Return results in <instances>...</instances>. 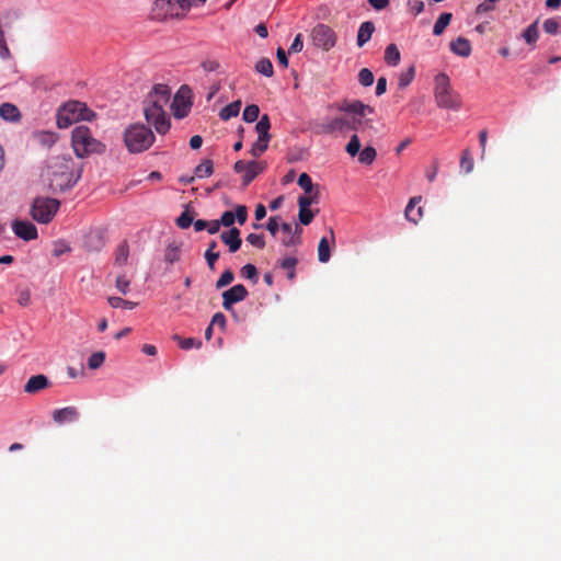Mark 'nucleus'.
<instances>
[{
	"label": "nucleus",
	"mask_w": 561,
	"mask_h": 561,
	"mask_svg": "<svg viewBox=\"0 0 561 561\" xmlns=\"http://www.w3.org/2000/svg\"><path fill=\"white\" fill-rule=\"evenodd\" d=\"M152 130L144 124H131L124 131V142L131 153H140L148 150L154 142Z\"/></svg>",
	"instance_id": "f257e3e1"
},
{
	"label": "nucleus",
	"mask_w": 561,
	"mask_h": 561,
	"mask_svg": "<svg viewBox=\"0 0 561 561\" xmlns=\"http://www.w3.org/2000/svg\"><path fill=\"white\" fill-rule=\"evenodd\" d=\"M71 145L78 158H84L92 153H102L105 150V146L95 139L91 130L83 125L73 128Z\"/></svg>",
	"instance_id": "f03ea898"
},
{
	"label": "nucleus",
	"mask_w": 561,
	"mask_h": 561,
	"mask_svg": "<svg viewBox=\"0 0 561 561\" xmlns=\"http://www.w3.org/2000/svg\"><path fill=\"white\" fill-rule=\"evenodd\" d=\"M434 98L440 108L457 111L461 107V98L455 92L446 73H438L434 79Z\"/></svg>",
	"instance_id": "7ed1b4c3"
},
{
	"label": "nucleus",
	"mask_w": 561,
	"mask_h": 561,
	"mask_svg": "<svg viewBox=\"0 0 561 561\" xmlns=\"http://www.w3.org/2000/svg\"><path fill=\"white\" fill-rule=\"evenodd\" d=\"M81 178V170L73 172V162L71 158H64L61 162L55 165L50 187L54 192H65L77 184Z\"/></svg>",
	"instance_id": "20e7f679"
},
{
	"label": "nucleus",
	"mask_w": 561,
	"mask_h": 561,
	"mask_svg": "<svg viewBox=\"0 0 561 561\" xmlns=\"http://www.w3.org/2000/svg\"><path fill=\"white\" fill-rule=\"evenodd\" d=\"M190 8V0H156L152 8V18L159 21L169 18H183Z\"/></svg>",
	"instance_id": "39448f33"
},
{
	"label": "nucleus",
	"mask_w": 561,
	"mask_h": 561,
	"mask_svg": "<svg viewBox=\"0 0 561 561\" xmlns=\"http://www.w3.org/2000/svg\"><path fill=\"white\" fill-rule=\"evenodd\" d=\"M60 207V202L50 197H36L31 207L32 218L39 224L53 220Z\"/></svg>",
	"instance_id": "423d86ee"
},
{
	"label": "nucleus",
	"mask_w": 561,
	"mask_h": 561,
	"mask_svg": "<svg viewBox=\"0 0 561 561\" xmlns=\"http://www.w3.org/2000/svg\"><path fill=\"white\" fill-rule=\"evenodd\" d=\"M312 44L324 51H329L336 44V34L332 27L325 24H317L311 31Z\"/></svg>",
	"instance_id": "0eeeda50"
},
{
	"label": "nucleus",
	"mask_w": 561,
	"mask_h": 561,
	"mask_svg": "<svg viewBox=\"0 0 561 561\" xmlns=\"http://www.w3.org/2000/svg\"><path fill=\"white\" fill-rule=\"evenodd\" d=\"M144 115L147 123L151 124L158 134L165 135L169 131L171 122L164 110L144 104Z\"/></svg>",
	"instance_id": "6e6552de"
},
{
	"label": "nucleus",
	"mask_w": 561,
	"mask_h": 561,
	"mask_svg": "<svg viewBox=\"0 0 561 561\" xmlns=\"http://www.w3.org/2000/svg\"><path fill=\"white\" fill-rule=\"evenodd\" d=\"M348 127L347 117L339 116L317 124L314 133L319 135L345 134Z\"/></svg>",
	"instance_id": "1a4fd4ad"
},
{
	"label": "nucleus",
	"mask_w": 561,
	"mask_h": 561,
	"mask_svg": "<svg viewBox=\"0 0 561 561\" xmlns=\"http://www.w3.org/2000/svg\"><path fill=\"white\" fill-rule=\"evenodd\" d=\"M171 90L167 84H156L148 93L144 104L164 110L170 101Z\"/></svg>",
	"instance_id": "9d476101"
},
{
	"label": "nucleus",
	"mask_w": 561,
	"mask_h": 561,
	"mask_svg": "<svg viewBox=\"0 0 561 561\" xmlns=\"http://www.w3.org/2000/svg\"><path fill=\"white\" fill-rule=\"evenodd\" d=\"M249 295L248 289L242 285L238 284L225 290L222 293V307L225 310L229 311L232 309V306L237 302L244 300Z\"/></svg>",
	"instance_id": "9b49d317"
},
{
	"label": "nucleus",
	"mask_w": 561,
	"mask_h": 561,
	"mask_svg": "<svg viewBox=\"0 0 561 561\" xmlns=\"http://www.w3.org/2000/svg\"><path fill=\"white\" fill-rule=\"evenodd\" d=\"M280 228L282 231L286 234V237L282 240L284 247L289 248L301 244L302 229L298 224H295V226L293 227L291 224L284 222L282 224Z\"/></svg>",
	"instance_id": "f8f14e48"
},
{
	"label": "nucleus",
	"mask_w": 561,
	"mask_h": 561,
	"mask_svg": "<svg viewBox=\"0 0 561 561\" xmlns=\"http://www.w3.org/2000/svg\"><path fill=\"white\" fill-rule=\"evenodd\" d=\"M248 219V208L244 205H238L234 211H224L219 221L224 227H232L238 221L240 225H244Z\"/></svg>",
	"instance_id": "ddd939ff"
},
{
	"label": "nucleus",
	"mask_w": 561,
	"mask_h": 561,
	"mask_svg": "<svg viewBox=\"0 0 561 561\" xmlns=\"http://www.w3.org/2000/svg\"><path fill=\"white\" fill-rule=\"evenodd\" d=\"M12 230L19 238L25 241L35 240L37 238V229L31 221L14 220Z\"/></svg>",
	"instance_id": "4468645a"
},
{
	"label": "nucleus",
	"mask_w": 561,
	"mask_h": 561,
	"mask_svg": "<svg viewBox=\"0 0 561 561\" xmlns=\"http://www.w3.org/2000/svg\"><path fill=\"white\" fill-rule=\"evenodd\" d=\"M53 420L58 425L73 423L79 420L80 413L76 407H65L53 411Z\"/></svg>",
	"instance_id": "2eb2a0df"
},
{
	"label": "nucleus",
	"mask_w": 561,
	"mask_h": 561,
	"mask_svg": "<svg viewBox=\"0 0 561 561\" xmlns=\"http://www.w3.org/2000/svg\"><path fill=\"white\" fill-rule=\"evenodd\" d=\"M240 233L236 227L220 233V240L228 247L230 253H236L240 249L242 244Z\"/></svg>",
	"instance_id": "dca6fc26"
},
{
	"label": "nucleus",
	"mask_w": 561,
	"mask_h": 561,
	"mask_svg": "<svg viewBox=\"0 0 561 561\" xmlns=\"http://www.w3.org/2000/svg\"><path fill=\"white\" fill-rule=\"evenodd\" d=\"M65 106V113H70L72 116H78V121H90L93 116L91 110L87 105L79 101H70Z\"/></svg>",
	"instance_id": "f3484780"
},
{
	"label": "nucleus",
	"mask_w": 561,
	"mask_h": 561,
	"mask_svg": "<svg viewBox=\"0 0 561 561\" xmlns=\"http://www.w3.org/2000/svg\"><path fill=\"white\" fill-rule=\"evenodd\" d=\"M339 110L343 111V112H346V113H352L355 116L360 117V118L366 116L367 113L371 114L374 112L373 107H370L369 105L364 104L360 101H352V102L343 101L339 105Z\"/></svg>",
	"instance_id": "a211bd4d"
},
{
	"label": "nucleus",
	"mask_w": 561,
	"mask_h": 561,
	"mask_svg": "<svg viewBox=\"0 0 561 561\" xmlns=\"http://www.w3.org/2000/svg\"><path fill=\"white\" fill-rule=\"evenodd\" d=\"M49 386V380L45 375L32 376L24 386V391L28 394H35Z\"/></svg>",
	"instance_id": "6ab92c4d"
},
{
	"label": "nucleus",
	"mask_w": 561,
	"mask_h": 561,
	"mask_svg": "<svg viewBox=\"0 0 561 561\" xmlns=\"http://www.w3.org/2000/svg\"><path fill=\"white\" fill-rule=\"evenodd\" d=\"M421 201H422L421 196H414L409 201V203L405 207V218L413 224H417L423 217V208L419 207L417 209H415V206Z\"/></svg>",
	"instance_id": "aec40b11"
},
{
	"label": "nucleus",
	"mask_w": 561,
	"mask_h": 561,
	"mask_svg": "<svg viewBox=\"0 0 561 561\" xmlns=\"http://www.w3.org/2000/svg\"><path fill=\"white\" fill-rule=\"evenodd\" d=\"M0 117L5 122L18 123L21 121V112L12 103H2L0 105Z\"/></svg>",
	"instance_id": "412c9836"
},
{
	"label": "nucleus",
	"mask_w": 561,
	"mask_h": 561,
	"mask_svg": "<svg viewBox=\"0 0 561 561\" xmlns=\"http://www.w3.org/2000/svg\"><path fill=\"white\" fill-rule=\"evenodd\" d=\"M450 50L460 57H468L471 54V44L467 38L459 36L450 43Z\"/></svg>",
	"instance_id": "4be33fe9"
},
{
	"label": "nucleus",
	"mask_w": 561,
	"mask_h": 561,
	"mask_svg": "<svg viewBox=\"0 0 561 561\" xmlns=\"http://www.w3.org/2000/svg\"><path fill=\"white\" fill-rule=\"evenodd\" d=\"M374 32L375 24L371 21L363 22L357 32L356 41L358 47H363L371 38Z\"/></svg>",
	"instance_id": "5701e85b"
},
{
	"label": "nucleus",
	"mask_w": 561,
	"mask_h": 561,
	"mask_svg": "<svg viewBox=\"0 0 561 561\" xmlns=\"http://www.w3.org/2000/svg\"><path fill=\"white\" fill-rule=\"evenodd\" d=\"M263 170L264 165L262 163L256 161H249L247 163V170L243 175V185H249Z\"/></svg>",
	"instance_id": "b1692460"
},
{
	"label": "nucleus",
	"mask_w": 561,
	"mask_h": 561,
	"mask_svg": "<svg viewBox=\"0 0 561 561\" xmlns=\"http://www.w3.org/2000/svg\"><path fill=\"white\" fill-rule=\"evenodd\" d=\"M385 61L387 65L396 67L399 65L401 55L396 44H389L385 49Z\"/></svg>",
	"instance_id": "393cba45"
},
{
	"label": "nucleus",
	"mask_w": 561,
	"mask_h": 561,
	"mask_svg": "<svg viewBox=\"0 0 561 561\" xmlns=\"http://www.w3.org/2000/svg\"><path fill=\"white\" fill-rule=\"evenodd\" d=\"M241 105V101L237 100L221 108L219 112L220 119L229 121L230 118L238 116L240 113Z\"/></svg>",
	"instance_id": "a878e982"
},
{
	"label": "nucleus",
	"mask_w": 561,
	"mask_h": 561,
	"mask_svg": "<svg viewBox=\"0 0 561 561\" xmlns=\"http://www.w3.org/2000/svg\"><path fill=\"white\" fill-rule=\"evenodd\" d=\"M271 128V122L268 115L264 114L255 125V130L262 140H270L271 135L268 133Z\"/></svg>",
	"instance_id": "bb28decb"
},
{
	"label": "nucleus",
	"mask_w": 561,
	"mask_h": 561,
	"mask_svg": "<svg viewBox=\"0 0 561 561\" xmlns=\"http://www.w3.org/2000/svg\"><path fill=\"white\" fill-rule=\"evenodd\" d=\"M451 19H453L451 13H449V12L442 13L434 24L433 34L435 36L442 35L444 33V31L446 30V27L449 25Z\"/></svg>",
	"instance_id": "cd10ccee"
},
{
	"label": "nucleus",
	"mask_w": 561,
	"mask_h": 561,
	"mask_svg": "<svg viewBox=\"0 0 561 561\" xmlns=\"http://www.w3.org/2000/svg\"><path fill=\"white\" fill-rule=\"evenodd\" d=\"M298 264V260L294 256H287L280 261H278V266L283 270H287V278L293 280L296 277V266Z\"/></svg>",
	"instance_id": "c85d7f7f"
},
{
	"label": "nucleus",
	"mask_w": 561,
	"mask_h": 561,
	"mask_svg": "<svg viewBox=\"0 0 561 561\" xmlns=\"http://www.w3.org/2000/svg\"><path fill=\"white\" fill-rule=\"evenodd\" d=\"M331 257V248H330V241L327 237H322L319 244H318V260L321 263L329 262Z\"/></svg>",
	"instance_id": "c756f323"
},
{
	"label": "nucleus",
	"mask_w": 561,
	"mask_h": 561,
	"mask_svg": "<svg viewBox=\"0 0 561 561\" xmlns=\"http://www.w3.org/2000/svg\"><path fill=\"white\" fill-rule=\"evenodd\" d=\"M76 122H78V116H72L70 113H65V106L62 105L58 111L57 126L59 128H68Z\"/></svg>",
	"instance_id": "7c9ffc66"
},
{
	"label": "nucleus",
	"mask_w": 561,
	"mask_h": 561,
	"mask_svg": "<svg viewBox=\"0 0 561 561\" xmlns=\"http://www.w3.org/2000/svg\"><path fill=\"white\" fill-rule=\"evenodd\" d=\"M194 221V210L186 205L184 211L178 217L176 225L181 229H187Z\"/></svg>",
	"instance_id": "2f4dec72"
},
{
	"label": "nucleus",
	"mask_w": 561,
	"mask_h": 561,
	"mask_svg": "<svg viewBox=\"0 0 561 561\" xmlns=\"http://www.w3.org/2000/svg\"><path fill=\"white\" fill-rule=\"evenodd\" d=\"M129 256V247L126 241L122 242L117 249L115 254V264L118 266H123L127 264Z\"/></svg>",
	"instance_id": "473e14b6"
},
{
	"label": "nucleus",
	"mask_w": 561,
	"mask_h": 561,
	"mask_svg": "<svg viewBox=\"0 0 561 561\" xmlns=\"http://www.w3.org/2000/svg\"><path fill=\"white\" fill-rule=\"evenodd\" d=\"M460 170L463 171L466 174L472 172L474 167V161L471 156V152L469 149H465L460 157Z\"/></svg>",
	"instance_id": "72a5a7b5"
},
{
	"label": "nucleus",
	"mask_w": 561,
	"mask_h": 561,
	"mask_svg": "<svg viewBox=\"0 0 561 561\" xmlns=\"http://www.w3.org/2000/svg\"><path fill=\"white\" fill-rule=\"evenodd\" d=\"M214 172L211 160H204L195 168V176L203 179L210 176Z\"/></svg>",
	"instance_id": "f704fd0d"
},
{
	"label": "nucleus",
	"mask_w": 561,
	"mask_h": 561,
	"mask_svg": "<svg viewBox=\"0 0 561 561\" xmlns=\"http://www.w3.org/2000/svg\"><path fill=\"white\" fill-rule=\"evenodd\" d=\"M255 70L266 77H272L274 73L273 64L268 58H261L255 65Z\"/></svg>",
	"instance_id": "c9c22d12"
},
{
	"label": "nucleus",
	"mask_w": 561,
	"mask_h": 561,
	"mask_svg": "<svg viewBox=\"0 0 561 561\" xmlns=\"http://www.w3.org/2000/svg\"><path fill=\"white\" fill-rule=\"evenodd\" d=\"M377 157V151L373 147H366L359 152L358 160L360 163L370 165Z\"/></svg>",
	"instance_id": "e433bc0d"
},
{
	"label": "nucleus",
	"mask_w": 561,
	"mask_h": 561,
	"mask_svg": "<svg viewBox=\"0 0 561 561\" xmlns=\"http://www.w3.org/2000/svg\"><path fill=\"white\" fill-rule=\"evenodd\" d=\"M173 339L178 341L182 350L199 348L202 346V341L194 337L182 339L179 335H174Z\"/></svg>",
	"instance_id": "4c0bfd02"
},
{
	"label": "nucleus",
	"mask_w": 561,
	"mask_h": 561,
	"mask_svg": "<svg viewBox=\"0 0 561 561\" xmlns=\"http://www.w3.org/2000/svg\"><path fill=\"white\" fill-rule=\"evenodd\" d=\"M260 107L256 104L245 106L242 117L247 123H253L259 118Z\"/></svg>",
	"instance_id": "58836bf2"
},
{
	"label": "nucleus",
	"mask_w": 561,
	"mask_h": 561,
	"mask_svg": "<svg viewBox=\"0 0 561 561\" xmlns=\"http://www.w3.org/2000/svg\"><path fill=\"white\" fill-rule=\"evenodd\" d=\"M107 300L112 308H124L131 310L137 306V302L125 300L121 297H110Z\"/></svg>",
	"instance_id": "ea45409f"
},
{
	"label": "nucleus",
	"mask_w": 561,
	"mask_h": 561,
	"mask_svg": "<svg viewBox=\"0 0 561 561\" xmlns=\"http://www.w3.org/2000/svg\"><path fill=\"white\" fill-rule=\"evenodd\" d=\"M105 356L102 351L93 353L88 359V367L92 370L100 368L104 364Z\"/></svg>",
	"instance_id": "a19ab883"
},
{
	"label": "nucleus",
	"mask_w": 561,
	"mask_h": 561,
	"mask_svg": "<svg viewBox=\"0 0 561 561\" xmlns=\"http://www.w3.org/2000/svg\"><path fill=\"white\" fill-rule=\"evenodd\" d=\"M538 28H537V22L530 24L526 27V30L523 32V38L528 44H535L538 39Z\"/></svg>",
	"instance_id": "79ce46f5"
},
{
	"label": "nucleus",
	"mask_w": 561,
	"mask_h": 561,
	"mask_svg": "<svg viewBox=\"0 0 561 561\" xmlns=\"http://www.w3.org/2000/svg\"><path fill=\"white\" fill-rule=\"evenodd\" d=\"M415 68L414 66H410L407 71L402 72L399 77V88H407L414 79Z\"/></svg>",
	"instance_id": "37998d69"
},
{
	"label": "nucleus",
	"mask_w": 561,
	"mask_h": 561,
	"mask_svg": "<svg viewBox=\"0 0 561 561\" xmlns=\"http://www.w3.org/2000/svg\"><path fill=\"white\" fill-rule=\"evenodd\" d=\"M240 274L243 278L251 279L253 283L257 282V270L253 264H245L241 268Z\"/></svg>",
	"instance_id": "c03bdc74"
},
{
	"label": "nucleus",
	"mask_w": 561,
	"mask_h": 561,
	"mask_svg": "<svg viewBox=\"0 0 561 561\" xmlns=\"http://www.w3.org/2000/svg\"><path fill=\"white\" fill-rule=\"evenodd\" d=\"M268 141L270 140H262V138L257 137V140L252 146L250 153L255 158L260 157L266 151L268 147Z\"/></svg>",
	"instance_id": "a18cd8bd"
},
{
	"label": "nucleus",
	"mask_w": 561,
	"mask_h": 561,
	"mask_svg": "<svg viewBox=\"0 0 561 561\" xmlns=\"http://www.w3.org/2000/svg\"><path fill=\"white\" fill-rule=\"evenodd\" d=\"M542 27L547 34L557 35L560 32L561 26L557 19L551 18V19H547L543 22Z\"/></svg>",
	"instance_id": "49530a36"
},
{
	"label": "nucleus",
	"mask_w": 561,
	"mask_h": 561,
	"mask_svg": "<svg viewBox=\"0 0 561 561\" xmlns=\"http://www.w3.org/2000/svg\"><path fill=\"white\" fill-rule=\"evenodd\" d=\"M358 81L363 87H370L374 83V73L368 68H363L359 70Z\"/></svg>",
	"instance_id": "de8ad7c7"
},
{
	"label": "nucleus",
	"mask_w": 561,
	"mask_h": 561,
	"mask_svg": "<svg viewBox=\"0 0 561 561\" xmlns=\"http://www.w3.org/2000/svg\"><path fill=\"white\" fill-rule=\"evenodd\" d=\"M234 279V274L231 270H226L216 282V288L220 289L228 286Z\"/></svg>",
	"instance_id": "09e8293b"
},
{
	"label": "nucleus",
	"mask_w": 561,
	"mask_h": 561,
	"mask_svg": "<svg viewBox=\"0 0 561 561\" xmlns=\"http://www.w3.org/2000/svg\"><path fill=\"white\" fill-rule=\"evenodd\" d=\"M359 149H360V141H359V138L357 137V135H353L348 141V144L346 145V152L354 157L356 156L357 153H359Z\"/></svg>",
	"instance_id": "8fccbe9b"
},
{
	"label": "nucleus",
	"mask_w": 561,
	"mask_h": 561,
	"mask_svg": "<svg viewBox=\"0 0 561 561\" xmlns=\"http://www.w3.org/2000/svg\"><path fill=\"white\" fill-rule=\"evenodd\" d=\"M129 285L130 280L125 274H121L117 276L115 286L119 293L126 295L129 291Z\"/></svg>",
	"instance_id": "3c124183"
},
{
	"label": "nucleus",
	"mask_w": 561,
	"mask_h": 561,
	"mask_svg": "<svg viewBox=\"0 0 561 561\" xmlns=\"http://www.w3.org/2000/svg\"><path fill=\"white\" fill-rule=\"evenodd\" d=\"M247 241L251 245H253V247H255V248H257L260 250L265 248V240H264V236L263 234L250 233V234L247 236Z\"/></svg>",
	"instance_id": "603ef678"
},
{
	"label": "nucleus",
	"mask_w": 561,
	"mask_h": 561,
	"mask_svg": "<svg viewBox=\"0 0 561 561\" xmlns=\"http://www.w3.org/2000/svg\"><path fill=\"white\" fill-rule=\"evenodd\" d=\"M298 185L306 192L311 193L313 184L311 178L307 173H301L298 178Z\"/></svg>",
	"instance_id": "864d4df0"
},
{
	"label": "nucleus",
	"mask_w": 561,
	"mask_h": 561,
	"mask_svg": "<svg viewBox=\"0 0 561 561\" xmlns=\"http://www.w3.org/2000/svg\"><path fill=\"white\" fill-rule=\"evenodd\" d=\"M298 217L300 224L308 226L312 221L314 213L310 208L299 209Z\"/></svg>",
	"instance_id": "5fc2aeb1"
},
{
	"label": "nucleus",
	"mask_w": 561,
	"mask_h": 561,
	"mask_svg": "<svg viewBox=\"0 0 561 561\" xmlns=\"http://www.w3.org/2000/svg\"><path fill=\"white\" fill-rule=\"evenodd\" d=\"M18 304L22 307H26L31 304V291L28 288H23L19 290Z\"/></svg>",
	"instance_id": "6e6d98bb"
},
{
	"label": "nucleus",
	"mask_w": 561,
	"mask_h": 561,
	"mask_svg": "<svg viewBox=\"0 0 561 561\" xmlns=\"http://www.w3.org/2000/svg\"><path fill=\"white\" fill-rule=\"evenodd\" d=\"M318 202V193H316L313 196H300L298 198V206L299 209L309 208L312 203Z\"/></svg>",
	"instance_id": "4d7b16f0"
},
{
	"label": "nucleus",
	"mask_w": 561,
	"mask_h": 561,
	"mask_svg": "<svg viewBox=\"0 0 561 561\" xmlns=\"http://www.w3.org/2000/svg\"><path fill=\"white\" fill-rule=\"evenodd\" d=\"M201 67L206 72H213L219 69L220 64L216 59H205L202 61Z\"/></svg>",
	"instance_id": "13d9d810"
},
{
	"label": "nucleus",
	"mask_w": 561,
	"mask_h": 561,
	"mask_svg": "<svg viewBox=\"0 0 561 561\" xmlns=\"http://www.w3.org/2000/svg\"><path fill=\"white\" fill-rule=\"evenodd\" d=\"M0 57L2 59H8L11 57L10 49L7 45L4 34L1 28H0Z\"/></svg>",
	"instance_id": "bf43d9fd"
},
{
	"label": "nucleus",
	"mask_w": 561,
	"mask_h": 561,
	"mask_svg": "<svg viewBox=\"0 0 561 561\" xmlns=\"http://www.w3.org/2000/svg\"><path fill=\"white\" fill-rule=\"evenodd\" d=\"M204 256H205V260L207 262L208 267L211 271H214L215 270V264H216L217 260L220 256L219 252L205 251Z\"/></svg>",
	"instance_id": "052dcab7"
},
{
	"label": "nucleus",
	"mask_w": 561,
	"mask_h": 561,
	"mask_svg": "<svg viewBox=\"0 0 561 561\" xmlns=\"http://www.w3.org/2000/svg\"><path fill=\"white\" fill-rule=\"evenodd\" d=\"M302 47H304V42H302V35L301 34H297L294 42L291 43L289 49H288V53L289 54H293V53H299L302 50Z\"/></svg>",
	"instance_id": "680f3d73"
},
{
	"label": "nucleus",
	"mask_w": 561,
	"mask_h": 561,
	"mask_svg": "<svg viewBox=\"0 0 561 561\" xmlns=\"http://www.w3.org/2000/svg\"><path fill=\"white\" fill-rule=\"evenodd\" d=\"M70 250H71V249H70V247H69V245H67L66 243H64V242H57V243H55V245H54V249H53V255H54V256H56V257H58V256H60V255H62V254H65V253L70 252Z\"/></svg>",
	"instance_id": "e2e57ef3"
},
{
	"label": "nucleus",
	"mask_w": 561,
	"mask_h": 561,
	"mask_svg": "<svg viewBox=\"0 0 561 561\" xmlns=\"http://www.w3.org/2000/svg\"><path fill=\"white\" fill-rule=\"evenodd\" d=\"M179 259H180V251H179L178 247H170L167 251L165 260L169 263H174V262L179 261Z\"/></svg>",
	"instance_id": "0e129e2a"
},
{
	"label": "nucleus",
	"mask_w": 561,
	"mask_h": 561,
	"mask_svg": "<svg viewBox=\"0 0 561 561\" xmlns=\"http://www.w3.org/2000/svg\"><path fill=\"white\" fill-rule=\"evenodd\" d=\"M266 229L272 236H275L279 229L278 217H270L266 224Z\"/></svg>",
	"instance_id": "69168bd1"
},
{
	"label": "nucleus",
	"mask_w": 561,
	"mask_h": 561,
	"mask_svg": "<svg viewBox=\"0 0 561 561\" xmlns=\"http://www.w3.org/2000/svg\"><path fill=\"white\" fill-rule=\"evenodd\" d=\"M210 324L213 327L214 325H218L219 328L225 329V327H226V317H225V314L221 313V312L215 313L213 316V318H211Z\"/></svg>",
	"instance_id": "338daca9"
},
{
	"label": "nucleus",
	"mask_w": 561,
	"mask_h": 561,
	"mask_svg": "<svg viewBox=\"0 0 561 561\" xmlns=\"http://www.w3.org/2000/svg\"><path fill=\"white\" fill-rule=\"evenodd\" d=\"M220 226L221 225H220L219 220H210V221L206 220V230L210 234L217 233L219 231V229H220Z\"/></svg>",
	"instance_id": "774afa93"
}]
</instances>
